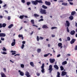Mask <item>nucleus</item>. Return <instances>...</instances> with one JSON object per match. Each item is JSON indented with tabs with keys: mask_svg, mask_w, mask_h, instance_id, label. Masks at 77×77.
<instances>
[{
	"mask_svg": "<svg viewBox=\"0 0 77 77\" xmlns=\"http://www.w3.org/2000/svg\"><path fill=\"white\" fill-rule=\"evenodd\" d=\"M36 75H37L38 76H39V75H40V73H39L38 72H37L36 73Z\"/></svg>",
	"mask_w": 77,
	"mask_h": 77,
	"instance_id": "nucleus-39",
	"label": "nucleus"
},
{
	"mask_svg": "<svg viewBox=\"0 0 77 77\" xmlns=\"http://www.w3.org/2000/svg\"><path fill=\"white\" fill-rule=\"evenodd\" d=\"M67 73L66 72H65L64 71H63L62 72L61 75L62 76H64V75H66Z\"/></svg>",
	"mask_w": 77,
	"mask_h": 77,
	"instance_id": "nucleus-8",
	"label": "nucleus"
},
{
	"mask_svg": "<svg viewBox=\"0 0 77 77\" xmlns=\"http://www.w3.org/2000/svg\"><path fill=\"white\" fill-rule=\"evenodd\" d=\"M75 50H77V45L75 46Z\"/></svg>",
	"mask_w": 77,
	"mask_h": 77,
	"instance_id": "nucleus-45",
	"label": "nucleus"
},
{
	"mask_svg": "<svg viewBox=\"0 0 77 77\" xmlns=\"http://www.w3.org/2000/svg\"><path fill=\"white\" fill-rule=\"evenodd\" d=\"M75 11H72L71 13V15H75V14H76Z\"/></svg>",
	"mask_w": 77,
	"mask_h": 77,
	"instance_id": "nucleus-20",
	"label": "nucleus"
},
{
	"mask_svg": "<svg viewBox=\"0 0 77 77\" xmlns=\"http://www.w3.org/2000/svg\"><path fill=\"white\" fill-rule=\"evenodd\" d=\"M27 76V77H30V75H28Z\"/></svg>",
	"mask_w": 77,
	"mask_h": 77,
	"instance_id": "nucleus-64",
	"label": "nucleus"
},
{
	"mask_svg": "<svg viewBox=\"0 0 77 77\" xmlns=\"http://www.w3.org/2000/svg\"><path fill=\"white\" fill-rule=\"evenodd\" d=\"M34 16L35 17H39V15L36 14H34Z\"/></svg>",
	"mask_w": 77,
	"mask_h": 77,
	"instance_id": "nucleus-24",
	"label": "nucleus"
},
{
	"mask_svg": "<svg viewBox=\"0 0 77 77\" xmlns=\"http://www.w3.org/2000/svg\"><path fill=\"white\" fill-rule=\"evenodd\" d=\"M15 54H16V53L15 52H14V53H12V55H15Z\"/></svg>",
	"mask_w": 77,
	"mask_h": 77,
	"instance_id": "nucleus-56",
	"label": "nucleus"
},
{
	"mask_svg": "<svg viewBox=\"0 0 77 77\" xmlns=\"http://www.w3.org/2000/svg\"><path fill=\"white\" fill-rule=\"evenodd\" d=\"M45 3L46 5H48V6H50V5H51V2H50L45 1Z\"/></svg>",
	"mask_w": 77,
	"mask_h": 77,
	"instance_id": "nucleus-6",
	"label": "nucleus"
},
{
	"mask_svg": "<svg viewBox=\"0 0 77 77\" xmlns=\"http://www.w3.org/2000/svg\"><path fill=\"white\" fill-rule=\"evenodd\" d=\"M5 12L7 14H8V11H7L6 10H5Z\"/></svg>",
	"mask_w": 77,
	"mask_h": 77,
	"instance_id": "nucleus-61",
	"label": "nucleus"
},
{
	"mask_svg": "<svg viewBox=\"0 0 77 77\" xmlns=\"http://www.w3.org/2000/svg\"><path fill=\"white\" fill-rule=\"evenodd\" d=\"M68 0V2H72L73 1V0Z\"/></svg>",
	"mask_w": 77,
	"mask_h": 77,
	"instance_id": "nucleus-60",
	"label": "nucleus"
},
{
	"mask_svg": "<svg viewBox=\"0 0 77 77\" xmlns=\"http://www.w3.org/2000/svg\"><path fill=\"white\" fill-rule=\"evenodd\" d=\"M24 15H20V19H23V18H24Z\"/></svg>",
	"mask_w": 77,
	"mask_h": 77,
	"instance_id": "nucleus-27",
	"label": "nucleus"
},
{
	"mask_svg": "<svg viewBox=\"0 0 77 77\" xmlns=\"http://www.w3.org/2000/svg\"><path fill=\"white\" fill-rule=\"evenodd\" d=\"M4 71L5 72H6V69L5 68H3Z\"/></svg>",
	"mask_w": 77,
	"mask_h": 77,
	"instance_id": "nucleus-52",
	"label": "nucleus"
},
{
	"mask_svg": "<svg viewBox=\"0 0 77 77\" xmlns=\"http://www.w3.org/2000/svg\"><path fill=\"white\" fill-rule=\"evenodd\" d=\"M33 31L32 32H31V33H30V35H32L33 34Z\"/></svg>",
	"mask_w": 77,
	"mask_h": 77,
	"instance_id": "nucleus-63",
	"label": "nucleus"
},
{
	"mask_svg": "<svg viewBox=\"0 0 77 77\" xmlns=\"http://www.w3.org/2000/svg\"><path fill=\"white\" fill-rule=\"evenodd\" d=\"M20 54H16L14 55V56H20Z\"/></svg>",
	"mask_w": 77,
	"mask_h": 77,
	"instance_id": "nucleus-53",
	"label": "nucleus"
},
{
	"mask_svg": "<svg viewBox=\"0 0 77 77\" xmlns=\"http://www.w3.org/2000/svg\"><path fill=\"white\" fill-rule=\"evenodd\" d=\"M58 47H61V46H62V44L61 43H59L58 44Z\"/></svg>",
	"mask_w": 77,
	"mask_h": 77,
	"instance_id": "nucleus-23",
	"label": "nucleus"
},
{
	"mask_svg": "<svg viewBox=\"0 0 77 77\" xmlns=\"http://www.w3.org/2000/svg\"><path fill=\"white\" fill-rule=\"evenodd\" d=\"M76 41V39H72L71 41H70V42L71 44H72L74 43L75 41Z\"/></svg>",
	"mask_w": 77,
	"mask_h": 77,
	"instance_id": "nucleus-7",
	"label": "nucleus"
},
{
	"mask_svg": "<svg viewBox=\"0 0 77 77\" xmlns=\"http://www.w3.org/2000/svg\"><path fill=\"white\" fill-rule=\"evenodd\" d=\"M18 37L19 38H21L23 37V35H22L19 34L18 35Z\"/></svg>",
	"mask_w": 77,
	"mask_h": 77,
	"instance_id": "nucleus-37",
	"label": "nucleus"
},
{
	"mask_svg": "<svg viewBox=\"0 0 77 77\" xmlns=\"http://www.w3.org/2000/svg\"><path fill=\"white\" fill-rule=\"evenodd\" d=\"M6 36V34L5 33H0V37H5Z\"/></svg>",
	"mask_w": 77,
	"mask_h": 77,
	"instance_id": "nucleus-9",
	"label": "nucleus"
},
{
	"mask_svg": "<svg viewBox=\"0 0 77 77\" xmlns=\"http://www.w3.org/2000/svg\"><path fill=\"white\" fill-rule=\"evenodd\" d=\"M49 54H50V53H48L47 54H45L44 55V57H47V56H48V55H49Z\"/></svg>",
	"mask_w": 77,
	"mask_h": 77,
	"instance_id": "nucleus-25",
	"label": "nucleus"
},
{
	"mask_svg": "<svg viewBox=\"0 0 77 77\" xmlns=\"http://www.w3.org/2000/svg\"><path fill=\"white\" fill-rule=\"evenodd\" d=\"M8 20H11V17L10 16H8Z\"/></svg>",
	"mask_w": 77,
	"mask_h": 77,
	"instance_id": "nucleus-49",
	"label": "nucleus"
},
{
	"mask_svg": "<svg viewBox=\"0 0 77 77\" xmlns=\"http://www.w3.org/2000/svg\"><path fill=\"white\" fill-rule=\"evenodd\" d=\"M24 44H22V46L21 47V48L22 49H23L24 48Z\"/></svg>",
	"mask_w": 77,
	"mask_h": 77,
	"instance_id": "nucleus-36",
	"label": "nucleus"
},
{
	"mask_svg": "<svg viewBox=\"0 0 77 77\" xmlns=\"http://www.w3.org/2000/svg\"><path fill=\"white\" fill-rule=\"evenodd\" d=\"M3 3V1H2V0H0V4H2Z\"/></svg>",
	"mask_w": 77,
	"mask_h": 77,
	"instance_id": "nucleus-59",
	"label": "nucleus"
},
{
	"mask_svg": "<svg viewBox=\"0 0 77 77\" xmlns=\"http://www.w3.org/2000/svg\"><path fill=\"white\" fill-rule=\"evenodd\" d=\"M52 67L53 66L51 65H50L49 66V68L48 69L49 70V72L50 73H51V72L52 71H53V68H52Z\"/></svg>",
	"mask_w": 77,
	"mask_h": 77,
	"instance_id": "nucleus-5",
	"label": "nucleus"
},
{
	"mask_svg": "<svg viewBox=\"0 0 77 77\" xmlns=\"http://www.w3.org/2000/svg\"><path fill=\"white\" fill-rule=\"evenodd\" d=\"M54 67L55 68H56L57 69H59V67L57 65H54Z\"/></svg>",
	"mask_w": 77,
	"mask_h": 77,
	"instance_id": "nucleus-17",
	"label": "nucleus"
},
{
	"mask_svg": "<svg viewBox=\"0 0 77 77\" xmlns=\"http://www.w3.org/2000/svg\"><path fill=\"white\" fill-rule=\"evenodd\" d=\"M14 26V24H11L10 25H9V26H8V28L9 29H11L12 27H13Z\"/></svg>",
	"mask_w": 77,
	"mask_h": 77,
	"instance_id": "nucleus-15",
	"label": "nucleus"
},
{
	"mask_svg": "<svg viewBox=\"0 0 77 77\" xmlns=\"http://www.w3.org/2000/svg\"><path fill=\"white\" fill-rule=\"evenodd\" d=\"M18 72H20V75H21V76H23V75H24V73L22 72H21L20 70H19L18 71Z\"/></svg>",
	"mask_w": 77,
	"mask_h": 77,
	"instance_id": "nucleus-12",
	"label": "nucleus"
},
{
	"mask_svg": "<svg viewBox=\"0 0 77 77\" xmlns=\"http://www.w3.org/2000/svg\"><path fill=\"white\" fill-rule=\"evenodd\" d=\"M39 39L41 40H42V39H44V38L42 37H40V38H39Z\"/></svg>",
	"mask_w": 77,
	"mask_h": 77,
	"instance_id": "nucleus-42",
	"label": "nucleus"
},
{
	"mask_svg": "<svg viewBox=\"0 0 77 77\" xmlns=\"http://www.w3.org/2000/svg\"><path fill=\"white\" fill-rule=\"evenodd\" d=\"M75 31L73 30L72 31H71L70 32V34L71 35H74V34H75Z\"/></svg>",
	"mask_w": 77,
	"mask_h": 77,
	"instance_id": "nucleus-11",
	"label": "nucleus"
},
{
	"mask_svg": "<svg viewBox=\"0 0 77 77\" xmlns=\"http://www.w3.org/2000/svg\"><path fill=\"white\" fill-rule=\"evenodd\" d=\"M31 23L32 24H35V22H34V20H31Z\"/></svg>",
	"mask_w": 77,
	"mask_h": 77,
	"instance_id": "nucleus-28",
	"label": "nucleus"
},
{
	"mask_svg": "<svg viewBox=\"0 0 77 77\" xmlns=\"http://www.w3.org/2000/svg\"><path fill=\"white\" fill-rule=\"evenodd\" d=\"M2 24L0 23V28H2Z\"/></svg>",
	"mask_w": 77,
	"mask_h": 77,
	"instance_id": "nucleus-47",
	"label": "nucleus"
},
{
	"mask_svg": "<svg viewBox=\"0 0 77 77\" xmlns=\"http://www.w3.org/2000/svg\"><path fill=\"white\" fill-rule=\"evenodd\" d=\"M20 66L21 68H24V65L23 64H21L20 65Z\"/></svg>",
	"mask_w": 77,
	"mask_h": 77,
	"instance_id": "nucleus-32",
	"label": "nucleus"
},
{
	"mask_svg": "<svg viewBox=\"0 0 77 77\" xmlns=\"http://www.w3.org/2000/svg\"><path fill=\"white\" fill-rule=\"evenodd\" d=\"M30 4H31V3H30V2H27L26 3V4L27 5V6H29V5H30Z\"/></svg>",
	"mask_w": 77,
	"mask_h": 77,
	"instance_id": "nucleus-31",
	"label": "nucleus"
},
{
	"mask_svg": "<svg viewBox=\"0 0 77 77\" xmlns=\"http://www.w3.org/2000/svg\"><path fill=\"white\" fill-rule=\"evenodd\" d=\"M42 28L43 29H48V27L47 26L44 25L42 26Z\"/></svg>",
	"mask_w": 77,
	"mask_h": 77,
	"instance_id": "nucleus-14",
	"label": "nucleus"
},
{
	"mask_svg": "<svg viewBox=\"0 0 77 77\" xmlns=\"http://www.w3.org/2000/svg\"><path fill=\"white\" fill-rule=\"evenodd\" d=\"M50 63H53V62H55V59H50Z\"/></svg>",
	"mask_w": 77,
	"mask_h": 77,
	"instance_id": "nucleus-13",
	"label": "nucleus"
},
{
	"mask_svg": "<svg viewBox=\"0 0 77 77\" xmlns=\"http://www.w3.org/2000/svg\"><path fill=\"white\" fill-rule=\"evenodd\" d=\"M42 8H43V9H47V8H48L47 7L44 5H42Z\"/></svg>",
	"mask_w": 77,
	"mask_h": 77,
	"instance_id": "nucleus-19",
	"label": "nucleus"
},
{
	"mask_svg": "<svg viewBox=\"0 0 77 77\" xmlns=\"http://www.w3.org/2000/svg\"><path fill=\"white\" fill-rule=\"evenodd\" d=\"M60 54H59V55H57V57H60Z\"/></svg>",
	"mask_w": 77,
	"mask_h": 77,
	"instance_id": "nucleus-50",
	"label": "nucleus"
},
{
	"mask_svg": "<svg viewBox=\"0 0 77 77\" xmlns=\"http://www.w3.org/2000/svg\"><path fill=\"white\" fill-rule=\"evenodd\" d=\"M3 27H5V26H6V24L4 23L2 25Z\"/></svg>",
	"mask_w": 77,
	"mask_h": 77,
	"instance_id": "nucleus-29",
	"label": "nucleus"
},
{
	"mask_svg": "<svg viewBox=\"0 0 77 77\" xmlns=\"http://www.w3.org/2000/svg\"><path fill=\"white\" fill-rule=\"evenodd\" d=\"M69 18L70 20H72L74 18V17H73V16H71L69 17Z\"/></svg>",
	"mask_w": 77,
	"mask_h": 77,
	"instance_id": "nucleus-30",
	"label": "nucleus"
},
{
	"mask_svg": "<svg viewBox=\"0 0 77 77\" xmlns=\"http://www.w3.org/2000/svg\"><path fill=\"white\" fill-rule=\"evenodd\" d=\"M67 41H69L71 40V38H70L69 37H68L67 38Z\"/></svg>",
	"mask_w": 77,
	"mask_h": 77,
	"instance_id": "nucleus-35",
	"label": "nucleus"
},
{
	"mask_svg": "<svg viewBox=\"0 0 77 77\" xmlns=\"http://www.w3.org/2000/svg\"><path fill=\"white\" fill-rule=\"evenodd\" d=\"M52 37H55V35H52Z\"/></svg>",
	"mask_w": 77,
	"mask_h": 77,
	"instance_id": "nucleus-62",
	"label": "nucleus"
},
{
	"mask_svg": "<svg viewBox=\"0 0 77 77\" xmlns=\"http://www.w3.org/2000/svg\"><path fill=\"white\" fill-rule=\"evenodd\" d=\"M15 45V42H12L11 43L12 46H14Z\"/></svg>",
	"mask_w": 77,
	"mask_h": 77,
	"instance_id": "nucleus-33",
	"label": "nucleus"
},
{
	"mask_svg": "<svg viewBox=\"0 0 77 77\" xmlns=\"http://www.w3.org/2000/svg\"><path fill=\"white\" fill-rule=\"evenodd\" d=\"M37 41H39V37L38 36H37Z\"/></svg>",
	"mask_w": 77,
	"mask_h": 77,
	"instance_id": "nucleus-41",
	"label": "nucleus"
},
{
	"mask_svg": "<svg viewBox=\"0 0 77 77\" xmlns=\"http://www.w3.org/2000/svg\"><path fill=\"white\" fill-rule=\"evenodd\" d=\"M3 48L2 49V50H3V51H6V49L4 47H3Z\"/></svg>",
	"mask_w": 77,
	"mask_h": 77,
	"instance_id": "nucleus-43",
	"label": "nucleus"
},
{
	"mask_svg": "<svg viewBox=\"0 0 77 77\" xmlns=\"http://www.w3.org/2000/svg\"><path fill=\"white\" fill-rule=\"evenodd\" d=\"M45 64L44 63H42V65L41 66V68L42 69L41 70L42 72V73H44L45 72V69H44V65Z\"/></svg>",
	"mask_w": 77,
	"mask_h": 77,
	"instance_id": "nucleus-4",
	"label": "nucleus"
},
{
	"mask_svg": "<svg viewBox=\"0 0 77 77\" xmlns=\"http://www.w3.org/2000/svg\"><path fill=\"white\" fill-rule=\"evenodd\" d=\"M31 3L32 5H37L38 4V3H43V2L42 0H36L35 1H31Z\"/></svg>",
	"mask_w": 77,
	"mask_h": 77,
	"instance_id": "nucleus-1",
	"label": "nucleus"
},
{
	"mask_svg": "<svg viewBox=\"0 0 77 77\" xmlns=\"http://www.w3.org/2000/svg\"><path fill=\"white\" fill-rule=\"evenodd\" d=\"M6 4H5L4 5H3L2 6L3 7H4V8H5V7H6Z\"/></svg>",
	"mask_w": 77,
	"mask_h": 77,
	"instance_id": "nucleus-57",
	"label": "nucleus"
},
{
	"mask_svg": "<svg viewBox=\"0 0 77 77\" xmlns=\"http://www.w3.org/2000/svg\"><path fill=\"white\" fill-rule=\"evenodd\" d=\"M1 39L2 41H4V40H5V38H3L2 37H1Z\"/></svg>",
	"mask_w": 77,
	"mask_h": 77,
	"instance_id": "nucleus-48",
	"label": "nucleus"
},
{
	"mask_svg": "<svg viewBox=\"0 0 77 77\" xmlns=\"http://www.w3.org/2000/svg\"><path fill=\"white\" fill-rule=\"evenodd\" d=\"M69 4H70V5H73V3L72 2H70Z\"/></svg>",
	"mask_w": 77,
	"mask_h": 77,
	"instance_id": "nucleus-54",
	"label": "nucleus"
},
{
	"mask_svg": "<svg viewBox=\"0 0 77 77\" xmlns=\"http://www.w3.org/2000/svg\"><path fill=\"white\" fill-rule=\"evenodd\" d=\"M1 75L2 77H6V76L5 73L3 72L1 73Z\"/></svg>",
	"mask_w": 77,
	"mask_h": 77,
	"instance_id": "nucleus-10",
	"label": "nucleus"
},
{
	"mask_svg": "<svg viewBox=\"0 0 77 77\" xmlns=\"http://www.w3.org/2000/svg\"><path fill=\"white\" fill-rule=\"evenodd\" d=\"M40 13L42 14H46L47 12H46V10L45 9H43L42 8H41L40 9Z\"/></svg>",
	"mask_w": 77,
	"mask_h": 77,
	"instance_id": "nucleus-3",
	"label": "nucleus"
},
{
	"mask_svg": "<svg viewBox=\"0 0 77 77\" xmlns=\"http://www.w3.org/2000/svg\"><path fill=\"white\" fill-rule=\"evenodd\" d=\"M11 53H14V52H16V51H14L12 50V51H11Z\"/></svg>",
	"mask_w": 77,
	"mask_h": 77,
	"instance_id": "nucleus-58",
	"label": "nucleus"
},
{
	"mask_svg": "<svg viewBox=\"0 0 77 77\" xmlns=\"http://www.w3.org/2000/svg\"><path fill=\"white\" fill-rule=\"evenodd\" d=\"M23 44H25L26 42L24 41L22 42Z\"/></svg>",
	"mask_w": 77,
	"mask_h": 77,
	"instance_id": "nucleus-51",
	"label": "nucleus"
},
{
	"mask_svg": "<svg viewBox=\"0 0 77 77\" xmlns=\"http://www.w3.org/2000/svg\"><path fill=\"white\" fill-rule=\"evenodd\" d=\"M67 64V62L65 61L62 63V65H66V64Z\"/></svg>",
	"mask_w": 77,
	"mask_h": 77,
	"instance_id": "nucleus-16",
	"label": "nucleus"
},
{
	"mask_svg": "<svg viewBox=\"0 0 77 77\" xmlns=\"http://www.w3.org/2000/svg\"><path fill=\"white\" fill-rule=\"evenodd\" d=\"M62 5H64V6H67L68 5V3H65V2H63L62 3Z\"/></svg>",
	"mask_w": 77,
	"mask_h": 77,
	"instance_id": "nucleus-21",
	"label": "nucleus"
},
{
	"mask_svg": "<svg viewBox=\"0 0 77 77\" xmlns=\"http://www.w3.org/2000/svg\"><path fill=\"white\" fill-rule=\"evenodd\" d=\"M25 74L26 76H27V75H29V73L28 72H26Z\"/></svg>",
	"mask_w": 77,
	"mask_h": 77,
	"instance_id": "nucleus-34",
	"label": "nucleus"
},
{
	"mask_svg": "<svg viewBox=\"0 0 77 77\" xmlns=\"http://www.w3.org/2000/svg\"><path fill=\"white\" fill-rule=\"evenodd\" d=\"M57 29V27H51V29Z\"/></svg>",
	"mask_w": 77,
	"mask_h": 77,
	"instance_id": "nucleus-40",
	"label": "nucleus"
},
{
	"mask_svg": "<svg viewBox=\"0 0 77 77\" xmlns=\"http://www.w3.org/2000/svg\"><path fill=\"white\" fill-rule=\"evenodd\" d=\"M75 26L77 27V23L76 22H75Z\"/></svg>",
	"mask_w": 77,
	"mask_h": 77,
	"instance_id": "nucleus-55",
	"label": "nucleus"
},
{
	"mask_svg": "<svg viewBox=\"0 0 77 77\" xmlns=\"http://www.w3.org/2000/svg\"><path fill=\"white\" fill-rule=\"evenodd\" d=\"M30 64L31 66H32L34 67V64L33 63V62H31L30 63Z\"/></svg>",
	"mask_w": 77,
	"mask_h": 77,
	"instance_id": "nucleus-18",
	"label": "nucleus"
},
{
	"mask_svg": "<svg viewBox=\"0 0 77 77\" xmlns=\"http://www.w3.org/2000/svg\"><path fill=\"white\" fill-rule=\"evenodd\" d=\"M37 51L38 53H40L41 51V49L38 48L37 50Z\"/></svg>",
	"mask_w": 77,
	"mask_h": 77,
	"instance_id": "nucleus-26",
	"label": "nucleus"
},
{
	"mask_svg": "<svg viewBox=\"0 0 77 77\" xmlns=\"http://www.w3.org/2000/svg\"><path fill=\"white\" fill-rule=\"evenodd\" d=\"M44 21V19L42 18L40 20H38L39 22H40V21Z\"/></svg>",
	"mask_w": 77,
	"mask_h": 77,
	"instance_id": "nucleus-38",
	"label": "nucleus"
},
{
	"mask_svg": "<svg viewBox=\"0 0 77 77\" xmlns=\"http://www.w3.org/2000/svg\"><path fill=\"white\" fill-rule=\"evenodd\" d=\"M21 2L22 3H25V0H22Z\"/></svg>",
	"mask_w": 77,
	"mask_h": 77,
	"instance_id": "nucleus-46",
	"label": "nucleus"
},
{
	"mask_svg": "<svg viewBox=\"0 0 77 77\" xmlns=\"http://www.w3.org/2000/svg\"><path fill=\"white\" fill-rule=\"evenodd\" d=\"M2 54H7V53H6L5 52H4L2 53Z\"/></svg>",
	"mask_w": 77,
	"mask_h": 77,
	"instance_id": "nucleus-44",
	"label": "nucleus"
},
{
	"mask_svg": "<svg viewBox=\"0 0 77 77\" xmlns=\"http://www.w3.org/2000/svg\"><path fill=\"white\" fill-rule=\"evenodd\" d=\"M66 23H65L64 24L66 27L67 26V27L66 28V30L67 32L68 33H69V29H68L69 28L68 27H69V25H70V23L69 22V21L68 20L66 21Z\"/></svg>",
	"mask_w": 77,
	"mask_h": 77,
	"instance_id": "nucleus-2",
	"label": "nucleus"
},
{
	"mask_svg": "<svg viewBox=\"0 0 77 77\" xmlns=\"http://www.w3.org/2000/svg\"><path fill=\"white\" fill-rule=\"evenodd\" d=\"M60 68L61 71H63V70L64 69V68H63V66H60Z\"/></svg>",
	"mask_w": 77,
	"mask_h": 77,
	"instance_id": "nucleus-22",
	"label": "nucleus"
}]
</instances>
